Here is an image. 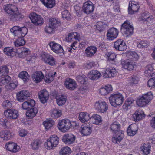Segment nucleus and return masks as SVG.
Segmentation results:
<instances>
[{
    "mask_svg": "<svg viewBox=\"0 0 155 155\" xmlns=\"http://www.w3.org/2000/svg\"><path fill=\"white\" fill-rule=\"evenodd\" d=\"M76 125V123L75 121L71 122L69 119H63L59 120L57 127L61 131L66 132L72 127H74Z\"/></svg>",
    "mask_w": 155,
    "mask_h": 155,
    "instance_id": "f257e3e1",
    "label": "nucleus"
},
{
    "mask_svg": "<svg viewBox=\"0 0 155 155\" xmlns=\"http://www.w3.org/2000/svg\"><path fill=\"white\" fill-rule=\"evenodd\" d=\"M134 30V28L132 25L128 20L125 21L121 25L120 31L127 37L133 35Z\"/></svg>",
    "mask_w": 155,
    "mask_h": 155,
    "instance_id": "f03ea898",
    "label": "nucleus"
},
{
    "mask_svg": "<svg viewBox=\"0 0 155 155\" xmlns=\"http://www.w3.org/2000/svg\"><path fill=\"white\" fill-rule=\"evenodd\" d=\"M109 100L112 106L116 107L122 104L124 98L121 94L116 93L111 95L109 97Z\"/></svg>",
    "mask_w": 155,
    "mask_h": 155,
    "instance_id": "7ed1b4c3",
    "label": "nucleus"
},
{
    "mask_svg": "<svg viewBox=\"0 0 155 155\" xmlns=\"http://www.w3.org/2000/svg\"><path fill=\"white\" fill-rule=\"evenodd\" d=\"M59 141V138L57 135H51L45 142V146L48 150H52L57 146Z\"/></svg>",
    "mask_w": 155,
    "mask_h": 155,
    "instance_id": "20e7f679",
    "label": "nucleus"
},
{
    "mask_svg": "<svg viewBox=\"0 0 155 155\" xmlns=\"http://www.w3.org/2000/svg\"><path fill=\"white\" fill-rule=\"evenodd\" d=\"M11 33L15 37L18 38L24 37L28 32L27 28L25 27H20L19 26H14L10 29Z\"/></svg>",
    "mask_w": 155,
    "mask_h": 155,
    "instance_id": "39448f33",
    "label": "nucleus"
},
{
    "mask_svg": "<svg viewBox=\"0 0 155 155\" xmlns=\"http://www.w3.org/2000/svg\"><path fill=\"white\" fill-rule=\"evenodd\" d=\"M5 12L12 21H15L22 19L24 15L18 10H5Z\"/></svg>",
    "mask_w": 155,
    "mask_h": 155,
    "instance_id": "423d86ee",
    "label": "nucleus"
},
{
    "mask_svg": "<svg viewBox=\"0 0 155 155\" xmlns=\"http://www.w3.org/2000/svg\"><path fill=\"white\" fill-rule=\"evenodd\" d=\"M94 107L98 111L104 113L107 112L108 108V104L105 101L100 100L95 103Z\"/></svg>",
    "mask_w": 155,
    "mask_h": 155,
    "instance_id": "0eeeda50",
    "label": "nucleus"
},
{
    "mask_svg": "<svg viewBox=\"0 0 155 155\" xmlns=\"http://www.w3.org/2000/svg\"><path fill=\"white\" fill-rule=\"evenodd\" d=\"M41 60L44 62L51 66H54L56 61L53 56L49 54L44 53L41 56Z\"/></svg>",
    "mask_w": 155,
    "mask_h": 155,
    "instance_id": "6e6552de",
    "label": "nucleus"
},
{
    "mask_svg": "<svg viewBox=\"0 0 155 155\" xmlns=\"http://www.w3.org/2000/svg\"><path fill=\"white\" fill-rule=\"evenodd\" d=\"M48 45L54 53L57 54L63 53L64 51L61 45L54 41L49 43Z\"/></svg>",
    "mask_w": 155,
    "mask_h": 155,
    "instance_id": "1a4fd4ad",
    "label": "nucleus"
},
{
    "mask_svg": "<svg viewBox=\"0 0 155 155\" xmlns=\"http://www.w3.org/2000/svg\"><path fill=\"white\" fill-rule=\"evenodd\" d=\"M4 114L5 117L9 119H15L18 117V111L15 110L8 109L5 111Z\"/></svg>",
    "mask_w": 155,
    "mask_h": 155,
    "instance_id": "9d476101",
    "label": "nucleus"
},
{
    "mask_svg": "<svg viewBox=\"0 0 155 155\" xmlns=\"http://www.w3.org/2000/svg\"><path fill=\"white\" fill-rule=\"evenodd\" d=\"M75 136L72 134H66L64 135L62 139V141L66 145L73 144L75 141Z\"/></svg>",
    "mask_w": 155,
    "mask_h": 155,
    "instance_id": "9b49d317",
    "label": "nucleus"
},
{
    "mask_svg": "<svg viewBox=\"0 0 155 155\" xmlns=\"http://www.w3.org/2000/svg\"><path fill=\"white\" fill-rule=\"evenodd\" d=\"M29 17L32 22L36 25H41L43 23V19L41 16L35 13H31Z\"/></svg>",
    "mask_w": 155,
    "mask_h": 155,
    "instance_id": "f8f14e48",
    "label": "nucleus"
},
{
    "mask_svg": "<svg viewBox=\"0 0 155 155\" xmlns=\"http://www.w3.org/2000/svg\"><path fill=\"white\" fill-rule=\"evenodd\" d=\"M118 33L117 29L112 27L107 30L106 34L107 38L109 40H113L117 37Z\"/></svg>",
    "mask_w": 155,
    "mask_h": 155,
    "instance_id": "ddd939ff",
    "label": "nucleus"
},
{
    "mask_svg": "<svg viewBox=\"0 0 155 155\" xmlns=\"http://www.w3.org/2000/svg\"><path fill=\"white\" fill-rule=\"evenodd\" d=\"M31 95L29 91L27 90H22L16 94V98L18 101L22 102L25 99H28Z\"/></svg>",
    "mask_w": 155,
    "mask_h": 155,
    "instance_id": "4468645a",
    "label": "nucleus"
},
{
    "mask_svg": "<svg viewBox=\"0 0 155 155\" xmlns=\"http://www.w3.org/2000/svg\"><path fill=\"white\" fill-rule=\"evenodd\" d=\"M114 48L116 50L119 51H124L127 48V45L124 40L119 39L116 41L114 44Z\"/></svg>",
    "mask_w": 155,
    "mask_h": 155,
    "instance_id": "2eb2a0df",
    "label": "nucleus"
},
{
    "mask_svg": "<svg viewBox=\"0 0 155 155\" xmlns=\"http://www.w3.org/2000/svg\"><path fill=\"white\" fill-rule=\"evenodd\" d=\"M145 115L144 112L141 110H137L133 114L132 119L133 120L139 121L145 118Z\"/></svg>",
    "mask_w": 155,
    "mask_h": 155,
    "instance_id": "dca6fc26",
    "label": "nucleus"
},
{
    "mask_svg": "<svg viewBox=\"0 0 155 155\" xmlns=\"http://www.w3.org/2000/svg\"><path fill=\"white\" fill-rule=\"evenodd\" d=\"M38 98L43 104L46 102L49 99V94L45 89L41 90L38 93Z\"/></svg>",
    "mask_w": 155,
    "mask_h": 155,
    "instance_id": "f3484780",
    "label": "nucleus"
},
{
    "mask_svg": "<svg viewBox=\"0 0 155 155\" xmlns=\"http://www.w3.org/2000/svg\"><path fill=\"white\" fill-rule=\"evenodd\" d=\"M64 84L68 89L73 90L77 87V84L75 80L70 78H67Z\"/></svg>",
    "mask_w": 155,
    "mask_h": 155,
    "instance_id": "a211bd4d",
    "label": "nucleus"
},
{
    "mask_svg": "<svg viewBox=\"0 0 155 155\" xmlns=\"http://www.w3.org/2000/svg\"><path fill=\"white\" fill-rule=\"evenodd\" d=\"M138 127L137 124H134L130 125L127 130V133L128 135L133 136L137 132Z\"/></svg>",
    "mask_w": 155,
    "mask_h": 155,
    "instance_id": "6ab92c4d",
    "label": "nucleus"
},
{
    "mask_svg": "<svg viewBox=\"0 0 155 155\" xmlns=\"http://www.w3.org/2000/svg\"><path fill=\"white\" fill-rule=\"evenodd\" d=\"M124 134L123 131H119L117 133H113L112 142L114 143H119L123 138Z\"/></svg>",
    "mask_w": 155,
    "mask_h": 155,
    "instance_id": "aec40b11",
    "label": "nucleus"
},
{
    "mask_svg": "<svg viewBox=\"0 0 155 155\" xmlns=\"http://www.w3.org/2000/svg\"><path fill=\"white\" fill-rule=\"evenodd\" d=\"M80 131L83 136L89 135L92 132V128L89 125H83L81 126Z\"/></svg>",
    "mask_w": 155,
    "mask_h": 155,
    "instance_id": "412c9836",
    "label": "nucleus"
},
{
    "mask_svg": "<svg viewBox=\"0 0 155 155\" xmlns=\"http://www.w3.org/2000/svg\"><path fill=\"white\" fill-rule=\"evenodd\" d=\"M97 48L95 46H91L88 47L85 50L86 56L88 57H92L96 53Z\"/></svg>",
    "mask_w": 155,
    "mask_h": 155,
    "instance_id": "4be33fe9",
    "label": "nucleus"
},
{
    "mask_svg": "<svg viewBox=\"0 0 155 155\" xmlns=\"http://www.w3.org/2000/svg\"><path fill=\"white\" fill-rule=\"evenodd\" d=\"M3 51L5 54L10 57L15 56L17 51L16 49H14L13 47H11L5 48Z\"/></svg>",
    "mask_w": 155,
    "mask_h": 155,
    "instance_id": "5701e85b",
    "label": "nucleus"
},
{
    "mask_svg": "<svg viewBox=\"0 0 155 155\" xmlns=\"http://www.w3.org/2000/svg\"><path fill=\"white\" fill-rule=\"evenodd\" d=\"M44 77L42 72L41 71H37L33 73L32 78L34 81L36 83L40 82Z\"/></svg>",
    "mask_w": 155,
    "mask_h": 155,
    "instance_id": "b1692460",
    "label": "nucleus"
},
{
    "mask_svg": "<svg viewBox=\"0 0 155 155\" xmlns=\"http://www.w3.org/2000/svg\"><path fill=\"white\" fill-rule=\"evenodd\" d=\"M141 98V100H143L146 102L147 104L150 102L153 98V95L151 92L147 93L139 97Z\"/></svg>",
    "mask_w": 155,
    "mask_h": 155,
    "instance_id": "393cba45",
    "label": "nucleus"
},
{
    "mask_svg": "<svg viewBox=\"0 0 155 155\" xmlns=\"http://www.w3.org/2000/svg\"><path fill=\"white\" fill-rule=\"evenodd\" d=\"M141 98V100H143L146 102L147 104L150 102L153 98V95L151 92L147 93L139 97Z\"/></svg>",
    "mask_w": 155,
    "mask_h": 155,
    "instance_id": "a878e982",
    "label": "nucleus"
},
{
    "mask_svg": "<svg viewBox=\"0 0 155 155\" xmlns=\"http://www.w3.org/2000/svg\"><path fill=\"white\" fill-rule=\"evenodd\" d=\"M80 39V36L76 32L69 33L66 37V39L68 42L74 41L75 40L79 41Z\"/></svg>",
    "mask_w": 155,
    "mask_h": 155,
    "instance_id": "bb28decb",
    "label": "nucleus"
},
{
    "mask_svg": "<svg viewBox=\"0 0 155 155\" xmlns=\"http://www.w3.org/2000/svg\"><path fill=\"white\" fill-rule=\"evenodd\" d=\"M100 73L96 70L91 71L88 74V77L91 80H96L100 78Z\"/></svg>",
    "mask_w": 155,
    "mask_h": 155,
    "instance_id": "cd10ccee",
    "label": "nucleus"
},
{
    "mask_svg": "<svg viewBox=\"0 0 155 155\" xmlns=\"http://www.w3.org/2000/svg\"><path fill=\"white\" fill-rule=\"evenodd\" d=\"M110 128L113 133H119V131H122L120 130V124L117 122L113 123L110 125Z\"/></svg>",
    "mask_w": 155,
    "mask_h": 155,
    "instance_id": "c85d7f7f",
    "label": "nucleus"
},
{
    "mask_svg": "<svg viewBox=\"0 0 155 155\" xmlns=\"http://www.w3.org/2000/svg\"><path fill=\"white\" fill-rule=\"evenodd\" d=\"M112 89L111 85H108L105 86L104 87L101 88L100 89V93L101 95H106L110 92L112 91Z\"/></svg>",
    "mask_w": 155,
    "mask_h": 155,
    "instance_id": "c756f323",
    "label": "nucleus"
},
{
    "mask_svg": "<svg viewBox=\"0 0 155 155\" xmlns=\"http://www.w3.org/2000/svg\"><path fill=\"white\" fill-rule=\"evenodd\" d=\"M79 119L81 122L84 123L87 121L90 118L89 114L87 112H82L79 114Z\"/></svg>",
    "mask_w": 155,
    "mask_h": 155,
    "instance_id": "7c9ffc66",
    "label": "nucleus"
},
{
    "mask_svg": "<svg viewBox=\"0 0 155 155\" xmlns=\"http://www.w3.org/2000/svg\"><path fill=\"white\" fill-rule=\"evenodd\" d=\"M151 146L150 144L147 143L143 144L141 147V151L143 154L145 155L149 154L150 152Z\"/></svg>",
    "mask_w": 155,
    "mask_h": 155,
    "instance_id": "2f4dec72",
    "label": "nucleus"
},
{
    "mask_svg": "<svg viewBox=\"0 0 155 155\" xmlns=\"http://www.w3.org/2000/svg\"><path fill=\"white\" fill-rule=\"evenodd\" d=\"M134 101V100L130 98L127 99L123 106L122 107L123 109L127 110L130 109Z\"/></svg>",
    "mask_w": 155,
    "mask_h": 155,
    "instance_id": "473e14b6",
    "label": "nucleus"
},
{
    "mask_svg": "<svg viewBox=\"0 0 155 155\" xmlns=\"http://www.w3.org/2000/svg\"><path fill=\"white\" fill-rule=\"evenodd\" d=\"M38 112V110L37 108H31L27 110L26 112V115L29 118H32L36 116Z\"/></svg>",
    "mask_w": 155,
    "mask_h": 155,
    "instance_id": "72a5a7b5",
    "label": "nucleus"
},
{
    "mask_svg": "<svg viewBox=\"0 0 155 155\" xmlns=\"http://www.w3.org/2000/svg\"><path fill=\"white\" fill-rule=\"evenodd\" d=\"M57 104L59 106H62L65 104L67 97L66 96L61 95L57 96L56 97Z\"/></svg>",
    "mask_w": 155,
    "mask_h": 155,
    "instance_id": "f704fd0d",
    "label": "nucleus"
},
{
    "mask_svg": "<svg viewBox=\"0 0 155 155\" xmlns=\"http://www.w3.org/2000/svg\"><path fill=\"white\" fill-rule=\"evenodd\" d=\"M35 105V102L33 100L24 102L22 104V108L24 110H27L28 108L33 107Z\"/></svg>",
    "mask_w": 155,
    "mask_h": 155,
    "instance_id": "c9c22d12",
    "label": "nucleus"
},
{
    "mask_svg": "<svg viewBox=\"0 0 155 155\" xmlns=\"http://www.w3.org/2000/svg\"><path fill=\"white\" fill-rule=\"evenodd\" d=\"M40 1L48 8H52L55 5V0H40Z\"/></svg>",
    "mask_w": 155,
    "mask_h": 155,
    "instance_id": "e433bc0d",
    "label": "nucleus"
},
{
    "mask_svg": "<svg viewBox=\"0 0 155 155\" xmlns=\"http://www.w3.org/2000/svg\"><path fill=\"white\" fill-rule=\"evenodd\" d=\"M116 73V69L114 68H111L109 69H106L105 75L106 77L111 78L114 77Z\"/></svg>",
    "mask_w": 155,
    "mask_h": 155,
    "instance_id": "4c0bfd02",
    "label": "nucleus"
},
{
    "mask_svg": "<svg viewBox=\"0 0 155 155\" xmlns=\"http://www.w3.org/2000/svg\"><path fill=\"white\" fill-rule=\"evenodd\" d=\"M140 7L138 2L134 1H131L129 2L128 10H139Z\"/></svg>",
    "mask_w": 155,
    "mask_h": 155,
    "instance_id": "58836bf2",
    "label": "nucleus"
},
{
    "mask_svg": "<svg viewBox=\"0 0 155 155\" xmlns=\"http://www.w3.org/2000/svg\"><path fill=\"white\" fill-rule=\"evenodd\" d=\"M93 123L96 125H98L102 122L101 117L98 114H94L90 117Z\"/></svg>",
    "mask_w": 155,
    "mask_h": 155,
    "instance_id": "ea45409f",
    "label": "nucleus"
},
{
    "mask_svg": "<svg viewBox=\"0 0 155 155\" xmlns=\"http://www.w3.org/2000/svg\"><path fill=\"white\" fill-rule=\"evenodd\" d=\"M55 124V122L50 119H47L43 122V125L46 129H48Z\"/></svg>",
    "mask_w": 155,
    "mask_h": 155,
    "instance_id": "a19ab883",
    "label": "nucleus"
},
{
    "mask_svg": "<svg viewBox=\"0 0 155 155\" xmlns=\"http://www.w3.org/2000/svg\"><path fill=\"white\" fill-rule=\"evenodd\" d=\"M153 68L152 65H147V69L144 72L145 76L148 77H153V75L154 74V72H153Z\"/></svg>",
    "mask_w": 155,
    "mask_h": 155,
    "instance_id": "79ce46f5",
    "label": "nucleus"
},
{
    "mask_svg": "<svg viewBox=\"0 0 155 155\" xmlns=\"http://www.w3.org/2000/svg\"><path fill=\"white\" fill-rule=\"evenodd\" d=\"M61 111L58 109H54L51 112V115L54 118H57L61 116Z\"/></svg>",
    "mask_w": 155,
    "mask_h": 155,
    "instance_id": "37998d69",
    "label": "nucleus"
},
{
    "mask_svg": "<svg viewBox=\"0 0 155 155\" xmlns=\"http://www.w3.org/2000/svg\"><path fill=\"white\" fill-rule=\"evenodd\" d=\"M94 5L92 2L88 1L84 4L83 10H94Z\"/></svg>",
    "mask_w": 155,
    "mask_h": 155,
    "instance_id": "c03bdc74",
    "label": "nucleus"
},
{
    "mask_svg": "<svg viewBox=\"0 0 155 155\" xmlns=\"http://www.w3.org/2000/svg\"><path fill=\"white\" fill-rule=\"evenodd\" d=\"M42 143V142L39 140L35 139L33 140L31 144L32 149L37 150L40 147Z\"/></svg>",
    "mask_w": 155,
    "mask_h": 155,
    "instance_id": "a18cd8bd",
    "label": "nucleus"
},
{
    "mask_svg": "<svg viewBox=\"0 0 155 155\" xmlns=\"http://www.w3.org/2000/svg\"><path fill=\"white\" fill-rule=\"evenodd\" d=\"M122 65L124 68L127 69L129 71L133 70L135 67V65L133 63L127 61H125L122 63Z\"/></svg>",
    "mask_w": 155,
    "mask_h": 155,
    "instance_id": "49530a36",
    "label": "nucleus"
},
{
    "mask_svg": "<svg viewBox=\"0 0 155 155\" xmlns=\"http://www.w3.org/2000/svg\"><path fill=\"white\" fill-rule=\"evenodd\" d=\"M126 56L131 59H137L139 56L137 53L135 52L129 51L126 53Z\"/></svg>",
    "mask_w": 155,
    "mask_h": 155,
    "instance_id": "de8ad7c7",
    "label": "nucleus"
},
{
    "mask_svg": "<svg viewBox=\"0 0 155 155\" xmlns=\"http://www.w3.org/2000/svg\"><path fill=\"white\" fill-rule=\"evenodd\" d=\"M56 74V72H54V74L53 72L51 71L47 74L45 78V82L48 83H50L53 81Z\"/></svg>",
    "mask_w": 155,
    "mask_h": 155,
    "instance_id": "09e8293b",
    "label": "nucleus"
},
{
    "mask_svg": "<svg viewBox=\"0 0 155 155\" xmlns=\"http://www.w3.org/2000/svg\"><path fill=\"white\" fill-rule=\"evenodd\" d=\"M71 150L68 146L62 147L59 152L60 155H69L70 154Z\"/></svg>",
    "mask_w": 155,
    "mask_h": 155,
    "instance_id": "8fccbe9b",
    "label": "nucleus"
},
{
    "mask_svg": "<svg viewBox=\"0 0 155 155\" xmlns=\"http://www.w3.org/2000/svg\"><path fill=\"white\" fill-rule=\"evenodd\" d=\"M21 52L18 53V56L20 58H24L30 54V51L28 49L25 48H21Z\"/></svg>",
    "mask_w": 155,
    "mask_h": 155,
    "instance_id": "3c124183",
    "label": "nucleus"
},
{
    "mask_svg": "<svg viewBox=\"0 0 155 155\" xmlns=\"http://www.w3.org/2000/svg\"><path fill=\"white\" fill-rule=\"evenodd\" d=\"M18 77L22 79L25 82H27L29 80V76L26 71H23L19 74Z\"/></svg>",
    "mask_w": 155,
    "mask_h": 155,
    "instance_id": "603ef678",
    "label": "nucleus"
},
{
    "mask_svg": "<svg viewBox=\"0 0 155 155\" xmlns=\"http://www.w3.org/2000/svg\"><path fill=\"white\" fill-rule=\"evenodd\" d=\"M59 23L60 21L56 18H51L49 19V25L54 29L58 26Z\"/></svg>",
    "mask_w": 155,
    "mask_h": 155,
    "instance_id": "864d4df0",
    "label": "nucleus"
},
{
    "mask_svg": "<svg viewBox=\"0 0 155 155\" xmlns=\"http://www.w3.org/2000/svg\"><path fill=\"white\" fill-rule=\"evenodd\" d=\"M77 81L81 84H85L87 81V78L84 74H82L77 76L76 77Z\"/></svg>",
    "mask_w": 155,
    "mask_h": 155,
    "instance_id": "5fc2aeb1",
    "label": "nucleus"
},
{
    "mask_svg": "<svg viewBox=\"0 0 155 155\" xmlns=\"http://www.w3.org/2000/svg\"><path fill=\"white\" fill-rule=\"evenodd\" d=\"M149 44V43L147 41L143 40L138 42L137 47L140 48H143L147 47Z\"/></svg>",
    "mask_w": 155,
    "mask_h": 155,
    "instance_id": "6e6d98bb",
    "label": "nucleus"
},
{
    "mask_svg": "<svg viewBox=\"0 0 155 155\" xmlns=\"http://www.w3.org/2000/svg\"><path fill=\"white\" fill-rule=\"evenodd\" d=\"M106 24L101 21L98 22L96 24L97 29L100 31L104 30L106 28Z\"/></svg>",
    "mask_w": 155,
    "mask_h": 155,
    "instance_id": "4d7b16f0",
    "label": "nucleus"
},
{
    "mask_svg": "<svg viewBox=\"0 0 155 155\" xmlns=\"http://www.w3.org/2000/svg\"><path fill=\"white\" fill-rule=\"evenodd\" d=\"M25 41L24 39L21 38H18L14 42L15 46L16 47L22 46L25 45Z\"/></svg>",
    "mask_w": 155,
    "mask_h": 155,
    "instance_id": "13d9d810",
    "label": "nucleus"
},
{
    "mask_svg": "<svg viewBox=\"0 0 155 155\" xmlns=\"http://www.w3.org/2000/svg\"><path fill=\"white\" fill-rule=\"evenodd\" d=\"M11 80V78L9 76H5L0 79V84H6L8 83Z\"/></svg>",
    "mask_w": 155,
    "mask_h": 155,
    "instance_id": "bf43d9fd",
    "label": "nucleus"
},
{
    "mask_svg": "<svg viewBox=\"0 0 155 155\" xmlns=\"http://www.w3.org/2000/svg\"><path fill=\"white\" fill-rule=\"evenodd\" d=\"M9 72V69L7 66H2L0 68V76L8 74Z\"/></svg>",
    "mask_w": 155,
    "mask_h": 155,
    "instance_id": "052dcab7",
    "label": "nucleus"
},
{
    "mask_svg": "<svg viewBox=\"0 0 155 155\" xmlns=\"http://www.w3.org/2000/svg\"><path fill=\"white\" fill-rule=\"evenodd\" d=\"M18 83L17 81L11 83L8 85H6V88L10 90H12L17 87Z\"/></svg>",
    "mask_w": 155,
    "mask_h": 155,
    "instance_id": "680f3d73",
    "label": "nucleus"
},
{
    "mask_svg": "<svg viewBox=\"0 0 155 155\" xmlns=\"http://www.w3.org/2000/svg\"><path fill=\"white\" fill-rule=\"evenodd\" d=\"M12 101L8 100L4 101L2 103V106L5 109H9L12 107Z\"/></svg>",
    "mask_w": 155,
    "mask_h": 155,
    "instance_id": "e2e57ef3",
    "label": "nucleus"
},
{
    "mask_svg": "<svg viewBox=\"0 0 155 155\" xmlns=\"http://www.w3.org/2000/svg\"><path fill=\"white\" fill-rule=\"evenodd\" d=\"M106 55L108 57V60L109 61H114L116 57V55L114 53L110 52H107Z\"/></svg>",
    "mask_w": 155,
    "mask_h": 155,
    "instance_id": "0e129e2a",
    "label": "nucleus"
},
{
    "mask_svg": "<svg viewBox=\"0 0 155 155\" xmlns=\"http://www.w3.org/2000/svg\"><path fill=\"white\" fill-rule=\"evenodd\" d=\"M138 82V78L134 76H133L129 80V84L130 85L132 86L137 84Z\"/></svg>",
    "mask_w": 155,
    "mask_h": 155,
    "instance_id": "69168bd1",
    "label": "nucleus"
},
{
    "mask_svg": "<svg viewBox=\"0 0 155 155\" xmlns=\"http://www.w3.org/2000/svg\"><path fill=\"white\" fill-rule=\"evenodd\" d=\"M136 104L138 106L141 107H143L147 105L146 102L143 100H141V98L139 97L137 99Z\"/></svg>",
    "mask_w": 155,
    "mask_h": 155,
    "instance_id": "338daca9",
    "label": "nucleus"
},
{
    "mask_svg": "<svg viewBox=\"0 0 155 155\" xmlns=\"http://www.w3.org/2000/svg\"><path fill=\"white\" fill-rule=\"evenodd\" d=\"M62 15L64 18L67 20L70 19L71 15L68 10H63L62 12Z\"/></svg>",
    "mask_w": 155,
    "mask_h": 155,
    "instance_id": "774afa93",
    "label": "nucleus"
}]
</instances>
